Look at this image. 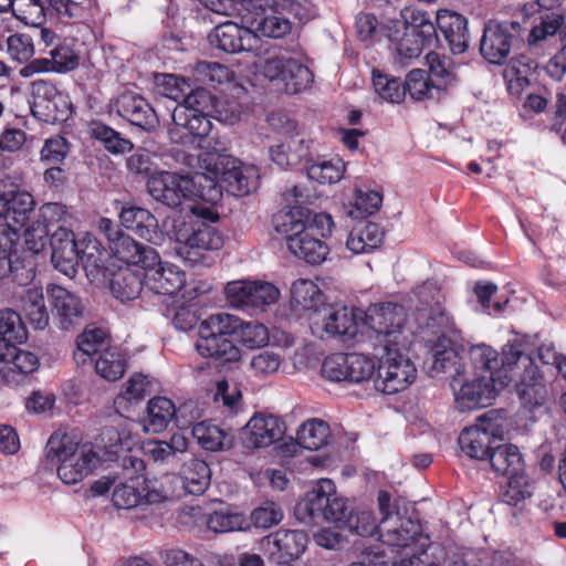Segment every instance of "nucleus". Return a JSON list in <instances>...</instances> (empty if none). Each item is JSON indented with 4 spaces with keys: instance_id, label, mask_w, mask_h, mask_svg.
I'll return each instance as SVG.
<instances>
[{
    "instance_id": "dca6fc26",
    "label": "nucleus",
    "mask_w": 566,
    "mask_h": 566,
    "mask_svg": "<svg viewBox=\"0 0 566 566\" xmlns=\"http://www.w3.org/2000/svg\"><path fill=\"white\" fill-rule=\"evenodd\" d=\"M526 373L531 367H537L528 352V345L521 338H515L505 344L499 358V369L492 373L491 379L499 382L500 388H505L520 375Z\"/></svg>"
},
{
    "instance_id": "473e14b6",
    "label": "nucleus",
    "mask_w": 566,
    "mask_h": 566,
    "mask_svg": "<svg viewBox=\"0 0 566 566\" xmlns=\"http://www.w3.org/2000/svg\"><path fill=\"white\" fill-rule=\"evenodd\" d=\"M224 244L223 234L216 227L201 222L192 228L191 233L187 237L185 249H188L185 259L197 261L200 251H217Z\"/></svg>"
},
{
    "instance_id": "e2e57ef3",
    "label": "nucleus",
    "mask_w": 566,
    "mask_h": 566,
    "mask_svg": "<svg viewBox=\"0 0 566 566\" xmlns=\"http://www.w3.org/2000/svg\"><path fill=\"white\" fill-rule=\"evenodd\" d=\"M198 311L196 305L179 304L168 307L165 315L171 319L177 329L187 332L192 329L200 321Z\"/></svg>"
},
{
    "instance_id": "0e129e2a",
    "label": "nucleus",
    "mask_w": 566,
    "mask_h": 566,
    "mask_svg": "<svg viewBox=\"0 0 566 566\" xmlns=\"http://www.w3.org/2000/svg\"><path fill=\"white\" fill-rule=\"evenodd\" d=\"M470 357L476 371L485 373L486 378L499 369V353L488 345H476L470 350Z\"/></svg>"
},
{
    "instance_id": "20e7f679",
    "label": "nucleus",
    "mask_w": 566,
    "mask_h": 566,
    "mask_svg": "<svg viewBox=\"0 0 566 566\" xmlns=\"http://www.w3.org/2000/svg\"><path fill=\"white\" fill-rule=\"evenodd\" d=\"M353 510L347 501L337 495L336 485L329 479H321L313 489L295 505L296 518L307 524L332 522L345 527Z\"/></svg>"
},
{
    "instance_id": "a211bd4d",
    "label": "nucleus",
    "mask_w": 566,
    "mask_h": 566,
    "mask_svg": "<svg viewBox=\"0 0 566 566\" xmlns=\"http://www.w3.org/2000/svg\"><path fill=\"white\" fill-rule=\"evenodd\" d=\"M208 40L213 48L229 54L251 51L258 43V36L249 25L241 27L232 21L220 23L213 28Z\"/></svg>"
},
{
    "instance_id": "6e6552de",
    "label": "nucleus",
    "mask_w": 566,
    "mask_h": 566,
    "mask_svg": "<svg viewBox=\"0 0 566 566\" xmlns=\"http://www.w3.org/2000/svg\"><path fill=\"white\" fill-rule=\"evenodd\" d=\"M201 178L207 179L206 175L191 178L176 172L159 171L148 179L147 190L156 201L176 209L185 199H208L202 189L196 188L197 179Z\"/></svg>"
},
{
    "instance_id": "2eb2a0df",
    "label": "nucleus",
    "mask_w": 566,
    "mask_h": 566,
    "mask_svg": "<svg viewBox=\"0 0 566 566\" xmlns=\"http://www.w3.org/2000/svg\"><path fill=\"white\" fill-rule=\"evenodd\" d=\"M171 118L172 126L168 129L169 139L182 146H199L212 128V123L205 113L175 108Z\"/></svg>"
},
{
    "instance_id": "864d4df0",
    "label": "nucleus",
    "mask_w": 566,
    "mask_h": 566,
    "mask_svg": "<svg viewBox=\"0 0 566 566\" xmlns=\"http://www.w3.org/2000/svg\"><path fill=\"white\" fill-rule=\"evenodd\" d=\"M426 57L429 65L427 75L433 83V87H436L437 91L446 90L454 80L450 59L447 56H440L434 52H429Z\"/></svg>"
},
{
    "instance_id": "5701e85b",
    "label": "nucleus",
    "mask_w": 566,
    "mask_h": 566,
    "mask_svg": "<svg viewBox=\"0 0 566 566\" xmlns=\"http://www.w3.org/2000/svg\"><path fill=\"white\" fill-rule=\"evenodd\" d=\"M144 270L145 287L158 295H174L186 283V274L177 265L160 260Z\"/></svg>"
},
{
    "instance_id": "c9c22d12",
    "label": "nucleus",
    "mask_w": 566,
    "mask_h": 566,
    "mask_svg": "<svg viewBox=\"0 0 566 566\" xmlns=\"http://www.w3.org/2000/svg\"><path fill=\"white\" fill-rule=\"evenodd\" d=\"M145 287L144 272L120 268L112 273L109 290L112 295L122 303L136 300Z\"/></svg>"
},
{
    "instance_id": "393cba45",
    "label": "nucleus",
    "mask_w": 566,
    "mask_h": 566,
    "mask_svg": "<svg viewBox=\"0 0 566 566\" xmlns=\"http://www.w3.org/2000/svg\"><path fill=\"white\" fill-rule=\"evenodd\" d=\"M243 20L258 38L281 39L289 34L292 29L289 19L277 15L273 8H265L262 4H253V11L247 13Z\"/></svg>"
},
{
    "instance_id": "c85d7f7f",
    "label": "nucleus",
    "mask_w": 566,
    "mask_h": 566,
    "mask_svg": "<svg viewBox=\"0 0 566 566\" xmlns=\"http://www.w3.org/2000/svg\"><path fill=\"white\" fill-rule=\"evenodd\" d=\"M515 387L522 407L530 412L542 407L547 399L548 391L538 366L522 373Z\"/></svg>"
},
{
    "instance_id": "ea45409f",
    "label": "nucleus",
    "mask_w": 566,
    "mask_h": 566,
    "mask_svg": "<svg viewBox=\"0 0 566 566\" xmlns=\"http://www.w3.org/2000/svg\"><path fill=\"white\" fill-rule=\"evenodd\" d=\"M492 470L500 475H514L525 471L520 449L514 444H497L488 459Z\"/></svg>"
},
{
    "instance_id": "774afa93",
    "label": "nucleus",
    "mask_w": 566,
    "mask_h": 566,
    "mask_svg": "<svg viewBox=\"0 0 566 566\" xmlns=\"http://www.w3.org/2000/svg\"><path fill=\"white\" fill-rule=\"evenodd\" d=\"M382 203V196L375 190L358 189L355 195L354 209L350 210V216L355 218H364L376 213Z\"/></svg>"
},
{
    "instance_id": "a878e982",
    "label": "nucleus",
    "mask_w": 566,
    "mask_h": 566,
    "mask_svg": "<svg viewBox=\"0 0 566 566\" xmlns=\"http://www.w3.org/2000/svg\"><path fill=\"white\" fill-rule=\"evenodd\" d=\"M436 22V29H439L453 54L467 51L469 48L467 18L454 11L439 10Z\"/></svg>"
},
{
    "instance_id": "13d9d810",
    "label": "nucleus",
    "mask_w": 566,
    "mask_h": 566,
    "mask_svg": "<svg viewBox=\"0 0 566 566\" xmlns=\"http://www.w3.org/2000/svg\"><path fill=\"white\" fill-rule=\"evenodd\" d=\"M347 365V382H363L368 380L376 370L375 360L366 355L345 353Z\"/></svg>"
},
{
    "instance_id": "c03bdc74",
    "label": "nucleus",
    "mask_w": 566,
    "mask_h": 566,
    "mask_svg": "<svg viewBox=\"0 0 566 566\" xmlns=\"http://www.w3.org/2000/svg\"><path fill=\"white\" fill-rule=\"evenodd\" d=\"M108 343L107 333L96 326H87L76 338V352L74 357L78 363L85 364L86 357L93 359V356L101 354L106 349Z\"/></svg>"
},
{
    "instance_id": "6ab92c4d",
    "label": "nucleus",
    "mask_w": 566,
    "mask_h": 566,
    "mask_svg": "<svg viewBox=\"0 0 566 566\" xmlns=\"http://www.w3.org/2000/svg\"><path fill=\"white\" fill-rule=\"evenodd\" d=\"M285 433L284 421L273 415L253 416L242 432V441L248 448H265L282 440Z\"/></svg>"
},
{
    "instance_id": "f03ea898",
    "label": "nucleus",
    "mask_w": 566,
    "mask_h": 566,
    "mask_svg": "<svg viewBox=\"0 0 566 566\" xmlns=\"http://www.w3.org/2000/svg\"><path fill=\"white\" fill-rule=\"evenodd\" d=\"M384 30L394 45L397 62L402 65L418 59L426 49L439 42L430 15L417 9H402L399 18L390 19L384 24Z\"/></svg>"
},
{
    "instance_id": "72a5a7b5",
    "label": "nucleus",
    "mask_w": 566,
    "mask_h": 566,
    "mask_svg": "<svg viewBox=\"0 0 566 566\" xmlns=\"http://www.w3.org/2000/svg\"><path fill=\"white\" fill-rule=\"evenodd\" d=\"M324 303V294L316 283L307 279H298L291 286L290 307L301 316L306 312H316Z\"/></svg>"
},
{
    "instance_id": "6e6d98bb",
    "label": "nucleus",
    "mask_w": 566,
    "mask_h": 566,
    "mask_svg": "<svg viewBox=\"0 0 566 566\" xmlns=\"http://www.w3.org/2000/svg\"><path fill=\"white\" fill-rule=\"evenodd\" d=\"M192 436L202 449L213 452L223 449L227 438L222 429L209 421L196 423L192 427Z\"/></svg>"
},
{
    "instance_id": "9b49d317",
    "label": "nucleus",
    "mask_w": 566,
    "mask_h": 566,
    "mask_svg": "<svg viewBox=\"0 0 566 566\" xmlns=\"http://www.w3.org/2000/svg\"><path fill=\"white\" fill-rule=\"evenodd\" d=\"M363 315V324L374 334L379 345L387 348L398 344L405 324L401 305L391 302L373 304Z\"/></svg>"
},
{
    "instance_id": "1a4fd4ad",
    "label": "nucleus",
    "mask_w": 566,
    "mask_h": 566,
    "mask_svg": "<svg viewBox=\"0 0 566 566\" xmlns=\"http://www.w3.org/2000/svg\"><path fill=\"white\" fill-rule=\"evenodd\" d=\"M502 431L500 411L491 409L476 418L475 424L464 428L459 436L461 450L472 459L488 460L500 442Z\"/></svg>"
},
{
    "instance_id": "bb28decb",
    "label": "nucleus",
    "mask_w": 566,
    "mask_h": 566,
    "mask_svg": "<svg viewBox=\"0 0 566 566\" xmlns=\"http://www.w3.org/2000/svg\"><path fill=\"white\" fill-rule=\"evenodd\" d=\"M363 318V311L345 305L329 306L324 318V331L332 335L342 337L344 340L354 339L359 331V319Z\"/></svg>"
},
{
    "instance_id": "680f3d73",
    "label": "nucleus",
    "mask_w": 566,
    "mask_h": 566,
    "mask_svg": "<svg viewBox=\"0 0 566 566\" xmlns=\"http://www.w3.org/2000/svg\"><path fill=\"white\" fill-rule=\"evenodd\" d=\"M406 93L408 92L415 101H422L426 97L432 96L433 83L427 75V72L421 69L411 70L403 82Z\"/></svg>"
},
{
    "instance_id": "69168bd1",
    "label": "nucleus",
    "mask_w": 566,
    "mask_h": 566,
    "mask_svg": "<svg viewBox=\"0 0 566 566\" xmlns=\"http://www.w3.org/2000/svg\"><path fill=\"white\" fill-rule=\"evenodd\" d=\"M528 69H531L530 64L522 63L520 60L513 59L510 62L503 73L510 94L520 95L522 91L530 85L527 77Z\"/></svg>"
},
{
    "instance_id": "423d86ee",
    "label": "nucleus",
    "mask_w": 566,
    "mask_h": 566,
    "mask_svg": "<svg viewBox=\"0 0 566 566\" xmlns=\"http://www.w3.org/2000/svg\"><path fill=\"white\" fill-rule=\"evenodd\" d=\"M201 167L211 175V188L219 193L216 186L228 193L242 197L256 188L254 170L243 166L241 160L231 155L208 151L200 157Z\"/></svg>"
},
{
    "instance_id": "ddd939ff",
    "label": "nucleus",
    "mask_w": 566,
    "mask_h": 566,
    "mask_svg": "<svg viewBox=\"0 0 566 566\" xmlns=\"http://www.w3.org/2000/svg\"><path fill=\"white\" fill-rule=\"evenodd\" d=\"M522 27L516 21L488 24L480 41V53L484 60L501 65L506 62L511 49L521 40Z\"/></svg>"
},
{
    "instance_id": "4d7b16f0",
    "label": "nucleus",
    "mask_w": 566,
    "mask_h": 566,
    "mask_svg": "<svg viewBox=\"0 0 566 566\" xmlns=\"http://www.w3.org/2000/svg\"><path fill=\"white\" fill-rule=\"evenodd\" d=\"M207 526L214 533H228L234 531H244L249 528L250 523L241 513H229L214 511L207 520Z\"/></svg>"
},
{
    "instance_id": "4468645a",
    "label": "nucleus",
    "mask_w": 566,
    "mask_h": 566,
    "mask_svg": "<svg viewBox=\"0 0 566 566\" xmlns=\"http://www.w3.org/2000/svg\"><path fill=\"white\" fill-rule=\"evenodd\" d=\"M226 295L233 307L263 310L277 302L280 290L264 281H233L227 284Z\"/></svg>"
},
{
    "instance_id": "f704fd0d",
    "label": "nucleus",
    "mask_w": 566,
    "mask_h": 566,
    "mask_svg": "<svg viewBox=\"0 0 566 566\" xmlns=\"http://www.w3.org/2000/svg\"><path fill=\"white\" fill-rule=\"evenodd\" d=\"M270 537L276 547L277 563L284 565L297 559L306 549L308 536L300 530H277Z\"/></svg>"
},
{
    "instance_id": "5fc2aeb1",
    "label": "nucleus",
    "mask_w": 566,
    "mask_h": 566,
    "mask_svg": "<svg viewBox=\"0 0 566 566\" xmlns=\"http://www.w3.org/2000/svg\"><path fill=\"white\" fill-rule=\"evenodd\" d=\"M507 478L506 486L501 493L503 503L516 506L518 503L532 496L533 486L525 472L509 475Z\"/></svg>"
},
{
    "instance_id": "f8f14e48",
    "label": "nucleus",
    "mask_w": 566,
    "mask_h": 566,
    "mask_svg": "<svg viewBox=\"0 0 566 566\" xmlns=\"http://www.w3.org/2000/svg\"><path fill=\"white\" fill-rule=\"evenodd\" d=\"M261 73L270 82L282 84L287 94H298L311 86L314 80L312 71L300 61L285 55L265 59Z\"/></svg>"
},
{
    "instance_id": "3c124183",
    "label": "nucleus",
    "mask_w": 566,
    "mask_h": 566,
    "mask_svg": "<svg viewBox=\"0 0 566 566\" xmlns=\"http://www.w3.org/2000/svg\"><path fill=\"white\" fill-rule=\"evenodd\" d=\"M10 353L8 355V364L6 366V371L9 375L10 381H20V379L15 378V374L21 378H24L27 375L35 371L39 367V358L31 352L18 349L17 345H14V349L7 350Z\"/></svg>"
},
{
    "instance_id": "8fccbe9b",
    "label": "nucleus",
    "mask_w": 566,
    "mask_h": 566,
    "mask_svg": "<svg viewBox=\"0 0 566 566\" xmlns=\"http://www.w3.org/2000/svg\"><path fill=\"white\" fill-rule=\"evenodd\" d=\"M307 176L318 184H335L344 175L345 166L340 158L317 159L306 166Z\"/></svg>"
},
{
    "instance_id": "9d476101",
    "label": "nucleus",
    "mask_w": 566,
    "mask_h": 566,
    "mask_svg": "<svg viewBox=\"0 0 566 566\" xmlns=\"http://www.w3.org/2000/svg\"><path fill=\"white\" fill-rule=\"evenodd\" d=\"M392 347L384 348L385 354L379 359L374 380L376 390L384 395H394L407 389L417 377L413 363Z\"/></svg>"
},
{
    "instance_id": "603ef678",
    "label": "nucleus",
    "mask_w": 566,
    "mask_h": 566,
    "mask_svg": "<svg viewBox=\"0 0 566 566\" xmlns=\"http://www.w3.org/2000/svg\"><path fill=\"white\" fill-rule=\"evenodd\" d=\"M373 84L376 93L389 103H400L406 96L403 82L379 70H373Z\"/></svg>"
},
{
    "instance_id": "bf43d9fd",
    "label": "nucleus",
    "mask_w": 566,
    "mask_h": 566,
    "mask_svg": "<svg viewBox=\"0 0 566 566\" xmlns=\"http://www.w3.org/2000/svg\"><path fill=\"white\" fill-rule=\"evenodd\" d=\"M45 111L43 115H36L35 118L51 124L66 122L73 114V104L70 95L59 91L54 98L50 99Z\"/></svg>"
},
{
    "instance_id": "b1692460",
    "label": "nucleus",
    "mask_w": 566,
    "mask_h": 566,
    "mask_svg": "<svg viewBox=\"0 0 566 566\" xmlns=\"http://www.w3.org/2000/svg\"><path fill=\"white\" fill-rule=\"evenodd\" d=\"M108 248L116 259L128 265L147 269L159 262V254L154 248L138 243L125 233H117Z\"/></svg>"
},
{
    "instance_id": "4be33fe9",
    "label": "nucleus",
    "mask_w": 566,
    "mask_h": 566,
    "mask_svg": "<svg viewBox=\"0 0 566 566\" xmlns=\"http://www.w3.org/2000/svg\"><path fill=\"white\" fill-rule=\"evenodd\" d=\"M501 389L499 382L482 374L461 386L455 402L461 411L484 408L492 403Z\"/></svg>"
},
{
    "instance_id": "e433bc0d",
    "label": "nucleus",
    "mask_w": 566,
    "mask_h": 566,
    "mask_svg": "<svg viewBox=\"0 0 566 566\" xmlns=\"http://www.w3.org/2000/svg\"><path fill=\"white\" fill-rule=\"evenodd\" d=\"M418 319L423 321L420 323V328L437 339L459 333L453 317L440 302H436L429 308L419 310Z\"/></svg>"
},
{
    "instance_id": "412c9836",
    "label": "nucleus",
    "mask_w": 566,
    "mask_h": 566,
    "mask_svg": "<svg viewBox=\"0 0 566 566\" xmlns=\"http://www.w3.org/2000/svg\"><path fill=\"white\" fill-rule=\"evenodd\" d=\"M46 293L52 313L62 329L67 331L81 323L84 307L78 296L56 284H50Z\"/></svg>"
},
{
    "instance_id": "aec40b11",
    "label": "nucleus",
    "mask_w": 566,
    "mask_h": 566,
    "mask_svg": "<svg viewBox=\"0 0 566 566\" xmlns=\"http://www.w3.org/2000/svg\"><path fill=\"white\" fill-rule=\"evenodd\" d=\"M78 237L72 230L59 227L50 239L51 261L54 268L69 277H73L78 266Z\"/></svg>"
},
{
    "instance_id": "f257e3e1",
    "label": "nucleus",
    "mask_w": 566,
    "mask_h": 566,
    "mask_svg": "<svg viewBox=\"0 0 566 566\" xmlns=\"http://www.w3.org/2000/svg\"><path fill=\"white\" fill-rule=\"evenodd\" d=\"M234 342L249 349L263 347L269 342L268 328L261 323L245 322L228 313L212 314L200 322L197 352L212 359L217 366L241 359V350Z\"/></svg>"
},
{
    "instance_id": "f3484780",
    "label": "nucleus",
    "mask_w": 566,
    "mask_h": 566,
    "mask_svg": "<svg viewBox=\"0 0 566 566\" xmlns=\"http://www.w3.org/2000/svg\"><path fill=\"white\" fill-rule=\"evenodd\" d=\"M116 113L130 125L145 132H153L159 124L151 104L140 94L125 91L115 99Z\"/></svg>"
},
{
    "instance_id": "39448f33",
    "label": "nucleus",
    "mask_w": 566,
    "mask_h": 566,
    "mask_svg": "<svg viewBox=\"0 0 566 566\" xmlns=\"http://www.w3.org/2000/svg\"><path fill=\"white\" fill-rule=\"evenodd\" d=\"M33 212V196L21 189L19 180L11 176L0 179V221L3 222L8 237L18 235L21 230H24L25 244L36 254L43 250L45 242L42 238L39 241L30 239L32 234L28 223Z\"/></svg>"
},
{
    "instance_id": "cd10ccee",
    "label": "nucleus",
    "mask_w": 566,
    "mask_h": 566,
    "mask_svg": "<svg viewBox=\"0 0 566 566\" xmlns=\"http://www.w3.org/2000/svg\"><path fill=\"white\" fill-rule=\"evenodd\" d=\"M77 251L78 264L83 266L87 276H106L108 252L96 237L90 232L78 235Z\"/></svg>"
},
{
    "instance_id": "338daca9",
    "label": "nucleus",
    "mask_w": 566,
    "mask_h": 566,
    "mask_svg": "<svg viewBox=\"0 0 566 566\" xmlns=\"http://www.w3.org/2000/svg\"><path fill=\"white\" fill-rule=\"evenodd\" d=\"M70 150L69 140L62 135H54L45 139L40 151V158L43 163L59 165L63 163Z\"/></svg>"
},
{
    "instance_id": "de8ad7c7",
    "label": "nucleus",
    "mask_w": 566,
    "mask_h": 566,
    "mask_svg": "<svg viewBox=\"0 0 566 566\" xmlns=\"http://www.w3.org/2000/svg\"><path fill=\"white\" fill-rule=\"evenodd\" d=\"M91 136L103 144L104 148L114 154L123 155L133 149V143L122 134L102 122H93Z\"/></svg>"
},
{
    "instance_id": "a18cd8bd",
    "label": "nucleus",
    "mask_w": 566,
    "mask_h": 566,
    "mask_svg": "<svg viewBox=\"0 0 566 566\" xmlns=\"http://www.w3.org/2000/svg\"><path fill=\"white\" fill-rule=\"evenodd\" d=\"M21 308L28 323L42 331L49 325V313L41 289H28L21 297Z\"/></svg>"
},
{
    "instance_id": "7c9ffc66",
    "label": "nucleus",
    "mask_w": 566,
    "mask_h": 566,
    "mask_svg": "<svg viewBox=\"0 0 566 566\" xmlns=\"http://www.w3.org/2000/svg\"><path fill=\"white\" fill-rule=\"evenodd\" d=\"M384 239L385 231L380 224L363 221L348 233L346 248L354 254L371 253L381 247Z\"/></svg>"
},
{
    "instance_id": "052dcab7",
    "label": "nucleus",
    "mask_w": 566,
    "mask_h": 566,
    "mask_svg": "<svg viewBox=\"0 0 566 566\" xmlns=\"http://www.w3.org/2000/svg\"><path fill=\"white\" fill-rule=\"evenodd\" d=\"M60 90L56 85L46 80H35L31 83V96L30 109L32 115H43L48 108V103L51 98H54Z\"/></svg>"
},
{
    "instance_id": "0eeeda50",
    "label": "nucleus",
    "mask_w": 566,
    "mask_h": 566,
    "mask_svg": "<svg viewBox=\"0 0 566 566\" xmlns=\"http://www.w3.org/2000/svg\"><path fill=\"white\" fill-rule=\"evenodd\" d=\"M48 457L59 461L57 475L64 484H76L93 472L99 462L97 453L87 446L78 448L67 437L48 441Z\"/></svg>"
},
{
    "instance_id": "2f4dec72",
    "label": "nucleus",
    "mask_w": 566,
    "mask_h": 566,
    "mask_svg": "<svg viewBox=\"0 0 566 566\" xmlns=\"http://www.w3.org/2000/svg\"><path fill=\"white\" fill-rule=\"evenodd\" d=\"M272 160L280 167H294L311 161L310 144L300 134L287 137L283 143L270 148Z\"/></svg>"
},
{
    "instance_id": "a19ab883",
    "label": "nucleus",
    "mask_w": 566,
    "mask_h": 566,
    "mask_svg": "<svg viewBox=\"0 0 566 566\" xmlns=\"http://www.w3.org/2000/svg\"><path fill=\"white\" fill-rule=\"evenodd\" d=\"M27 339L28 331L20 314L10 308L0 311V344H4L3 349L12 352L14 345Z\"/></svg>"
},
{
    "instance_id": "7ed1b4c3",
    "label": "nucleus",
    "mask_w": 566,
    "mask_h": 566,
    "mask_svg": "<svg viewBox=\"0 0 566 566\" xmlns=\"http://www.w3.org/2000/svg\"><path fill=\"white\" fill-rule=\"evenodd\" d=\"M378 506L382 515L379 523V539L382 544L397 548V552L409 558H419L430 546V537L423 532L419 521L399 514L398 502L391 510V495L386 490L378 493Z\"/></svg>"
},
{
    "instance_id": "4c0bfd02",
    "label": "nucleus",
    "mask_w": 566,
    "mask_h": 566,
    "mask_svg": "<svg viewBox=\"0 0 566 566\" xmlns=\"http://www.w3.org/2000/svg\"><path fill=\"white\" fill-rule=\"evenodd\" d=\"M287 249L295 256L311 265H318L323 263L329 253V249L324 240L308 234V231H304L296 235V238H290L287 241Z\"/></svg>"
},
{
    "instance_id": "09e8293b",
    "label": "nucleus",
    "mask_w": 566,
    "mask_h": 566,
    "mask_svg": "<svg viewBox=\"0 0 566 566\" xmlns=\"http://www.w3.org/2000/svg\"><path fill=\"white\" fill-rule=\"evenodd\" d=\"M94 367L102 378L108 381H116L126 371V359L117 349L106 348L95 359Z\"/></svg>"
},
{
    "instance_id": "37998d69",
    "label": "nucleus",
    "mask_w": 566,
    "mask_h": 566,
    "mask_svg": "<svg viewBox=\"0 0 566 566\" xmlns=\"http://www.w3.org/2000/svg\"><path fill=\"white\" fill-rule=\"evenodd\" d=\"M175 415L176 407L172 400L163 396L151 398L147 403L146 431L154 433L163 432L167 429Z\"/></svg>"
},
{
    "instance_id": "79ce46f5",
    "label": "nucleus",
    "mask_w": 566,
    "mask_h": 566,
    "mask_svg": "<svg viewBox=\"0 0 566 566\" xmlns=\"http://www.w3.org/2000/svg\"><path fill=\"white\" fill-rule=\"evenodd\" d=\"M49 55L55 67V73L66 74L75 71L81 64V51L77 40L63 38L50 50Z\"/></svg>"
},
{
    "instance_id": "49530a36",
    "label": "nucleus",
    "mask_w": 566,
    "mask_h": 566,
    "mask_svg": "<svg viewBox=\"0 0 566 566\" xmlns=\"http://www.w3.org/2000/svg\"><path fill=\"white\" fill-rule=\"evenodd\" d=\"M331 438L329 426L318 419H312L297 430L298 444L307 450L316 451L325 447Z\"/></svg>"
},
{
    "instance_id": "c756f323",
    "label": "nucleus",
    "mask_w": 566,
    "mask_h": 566,
    "mask_svg": "<svg viewBox=\"0 0 566 566\" xmlns=\"http://www.w3.org/2000/svg\"><path fill=\"white\" fill-rule=\"evenodd\" d=\"M120 226L135 235L154 242L158 237V221L147 209L138 206H124L119 212Z\"/></svg>"
},
{
    "instance_id": "58836bf2",
    "label": "nucleus",
    "mask_w": 566,
    "mask_h": 566,
    "mask_svg": "<svg viewBox=\"0 0 566 566\" xmlns=\"http://www.w3.org/2000/svg\"><path fill=\"white\" fill-rule=\"evenodd\" d=\"M180 479L186 493L201 495L210 485L211 470L205 460L191 458L182 464Z\"/></svg>"
}]
</instances>
